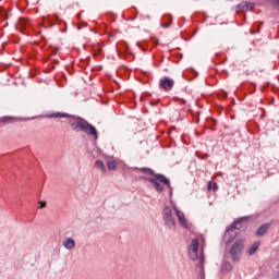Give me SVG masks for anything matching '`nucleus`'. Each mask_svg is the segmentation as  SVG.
I'll list each match as a JSON object with an SVG mask.
<instances>
[{"mask_svg":"<svg viewBox=\"0 0 279 279\" xmlns=\"http://www.w3.org/2000/svg\"><path fill=\"white\" fill-rule=\"evenodd\" d=\"M191 260H198V267H204V254L199 253V240L193 239L189 247Z\"/></svg>","mask_w":279,"mask_h":279,"instance_id":"5","label":"nucleus"},{"mask_svg":"<svg viewBox=\"0 0 279 279\" xmlns=\"http://www.w3.org/2000/svg\"><path fill=\"white\" fill-rule=\"evenodd\" d=\"M95 168L99 169V171H101V173H106L107 169H106V165H104V161L101 160H96L95 162Z\"/></svg>","mask_w":279,"mask_h":279,"instance_id":"13","label":"nucleus"},{"mask_svg":"<svg viewBox=\"0 0 279 279\" xmlns=\"http://www.w3.org/2000/svg\"><path fill=\"white\" fill-rule=\"evenodd\" d=\"M175 85V82L172 78L163 77L159 82V88L162 90H171L173 86Z\"/></svg>","mask_w":279,"mask_h":279,"instance_id":"7","label":"nucleus"},{"mask_svg":"<svg viewBox=\"0 0 279 279\" xmlns=\"http://www.w3.org/2000/svg\"><path fill=\"white\" fill-rule=\"evenodd\" d=\"M12 117H2L0 118V123H10L12 121Z\"/></svg>","mask_w":279,"mask_h":279,"instance_id":"16","label":"nucleus"},{"mask_svg":"<svg viewBox=\"0 0 279 279\" xmlns=\"http://www.w3.org/2000/svg\"><path fill=\"white\" fill-rule=\"evenodd\" d=\"M62 245L65 250H75V240L73 238H66Z\"/></svg>","mask_w":279,"mask_h":279,"instance_id":"9","label":"nucleus"},{"mask_svg":"<svg viewBox=\"0 0 279 279\" xmlns=\"http://www.w3.org/2000/svg\"><path fill=\"white\" fill-rule=\"evenodd\" d=\"M38 204H39V207H38V208H47V202H45V201H39Z\"/></svg>","mask_w":279,"mask_h":279,"instance_id":"17","label":"nucleus"},{"mask_svg":"<svg viewBox=\"0 0 279 279\" xmlns=\"http://www.w3.org/2000/svg\"><path fill=\"white\" fill-rule=\"evenodd\" d=\"M217 189H219L217 182L211 183V190L217 191Z\"/></svg>","mask_w":279,"mask_h":279,"instance_id":"19","label":"nucleus"},{"mask_svg":"<svg viewBox=\"0 0 279 279\" xmlns=\"http://www.w3.org/2000/svg\"><path fill=\"white\" fill-rule=\"evenodd\" d=\"M247 10H254V3L252 2H241L236 5V13L239 12H247Z\"/></svg>","mask_w":279,"mask_h":279,"instance_id":"8","label":"nucleus"},{"mask_svg":"<svg viewBox=\"0 0 279 279\" xmlns=\"http://www.w3.org/2000/svg\"><path fill=\"white\" fill-rule=\"evenodd\" d=\"M268 230H269V223L263 225L262 227H259L256 234L257 236H265Z\"/></svg>","mask_w":279,"mask_h":279,"instance_id":"12","label":"nucleus"},{"mask_svg":"<svg viewBox=\"0 0 279 279\" xmlns=\"http://www.w3.org/2000/svg\"><path fill=\"white\" fill-rule=\"evenodd\" d=\"M270 4L274 5V8H279V0H270Z\"/></svg>","mask_w":279,"mask_h":279,"instance_id":"18","label":"nucleus"},{"mask_svg":"<svg viewBox=\"0 0 279 279\" xmlns=\"http://www.w3.org/2000/svg\"><path fill=\"white\" fill-rule=\"evenodd\" d=\"M173 213H175L180 226L182 228H189V220H186L184 213L178 209V207L171 208L170 206L166 205L162 209L161 215L167 228H169V230H175L177 228L175 217L173 216Z\"/></svg>","mask_w":279,"mask_h":279,"instance_id":"1","label":"nucleus"},{"mask_svg":"<svg viewBox=\"0 0 279 279\" xmlns=\"http://www.w3.org/2000/svg\"><path fill=\"white\" fill-rule=\"evenodd\" d=\"M221 271H232V264H230V262H223L221 265Z\"/></svg>","mask_w":279,"mask_h":279,"instance_id":"14","label":"nucleus"},{"mask_svg":"<svg viewBox=\"0 0 279 279\" xmlns=\"http://www.w3.org/2000/svg\"><path fill=\"white\" fill-rule=\"evenodd\" d=\"M259 246H260V242H254L253 245L247 250L248 256H254V254L258 252Z\"/></svg>","mask_w":279,"mask_h":279,"instance_id":"10","label":"nucleus"},{"mask_svg":"<svg viewBox=\"0 0 279 279\" xmlns=\"http://www.w3.org/2000/svg\"><path fill=\"white\" fill-rule=\"evenodd\" d=\"M140 171L146 175H154L153 178H146V180L150 182L151 185H154V189L157 191V193H162V191H165L162 184L171 189V182L163 174H155L154 170L149 168H142Z\"/></svg>","mask_w":279,"mask_h":279,"instance_id":"2","label":"nucleus"},{"mask_svg":"<svg viewBox=\"0 0 279 279\" xmlns=\"http://www.w3.org/2000/svg\"><path fill=\"white\" fill-rule=\"evenodd\" d=\"M107 167H108L109 171H114L117 169V162L110 160L107 162Z\"/></svg>","mask_w":279,"mask_h":279,"instance_id":"15","label":"nucleus"},{"mask_svg":"<svg viewBox=\"0 0 279 279\" xmlns=\"http://www.w3.org/2000/svg\"><path fill=\"white\" fill-rule=\"evenodd\" d=\"M243 221H247V218H239L233 225L227 228L223 235L225 243H232L233 239H236V230H241V223H243Z\"/></svg>","mask_w":279,"mask_h":279,"instance_id":"4","label":"nucleus"},{"mask_svg":"<svg viewBox=\"0 0 279 279\" xmlns=\"http://www.w3.org/2000/svg\"><path fill=\"white\" fill-rule=\"evenodd\" d=\"M50 119H71V116H69V113H62V112H56V113H51L50 116H47Z\"/></svg>","mask_w":279,"mask_h":279,"instance_id":"11","label":"nucleus"},{"mask_svg":"<svg viewBox=\"0 0 279 279\" xmlns=\"http://www.w3.org/2000/svg\"><path fill=\"white\" fill-rule=\"evenodd\" d=\"M207 189H208V191L213 190V181H209V182H208Z\"/></svg>","mask_w":279,"mask_h":279,"instance_id":"20","label":"nucleus"},{"mask_svg":"<svg viewBox=\"0 0 279 279\" xmlns=\"http://www.w3.org/2000/svg\"><path fill=\"white\" fill-rule=\"evenodd\" d=\"M70 125L74 132H84L97 141V129H95V126H93V124L88 123L86 120L82 118H73L70 121Z\"/></svg>","mask_w":279,"mask_h":279,"instance_id":"3","label":"nucleus"},{"mask_svg":"<svg viewBox=\"0 0 279 279\" xmlns=\"http://www.w3.org/2000/svg\"><path fill=\"white\" fill-rule=\"evenodd\" d=\"M201 278L204 279V275Z\"/></svg>","mask_w":279,"mask_h":279,"instance_id":"21","label":"nucleus"},{"mask_svg":"<svg viewBox=\"0 0 279 279\" xmlns=\"http://www.w3.org/2000/svg\"><path fill=\"white\" fill-rule=\"evenodd\" d=\"M243 250H245L243 240H236L229 251L231 260H233V263H239V260H241V255L243 254Z\"/></svg>","mask_w":279,"mask_h":279,"instance_id":"6","label":"nucleus"}]
</instances>
